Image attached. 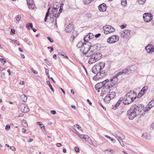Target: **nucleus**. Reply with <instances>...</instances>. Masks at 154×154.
<instances>
[{"label": "nucleus", "mask_w": 154, "mask_h": 154, "mask_svg": "<svg viewBox=\"0 0 154 154\" xmlns=\"http://www.w3.org/2000/svg\"><path fill=\"white\" fill-rule=\"evenodd\" d=\"M88 35V37H89L90 39L93 38L94 37V35L92 33H89Z\"/></svg>", "instance_id": "40"}, {"label": "nucleus", "mask_w": 154, "mask_h": 154, "mask_svg": "<svg viewBox=\"0 0 154 154\" xmlns=\"http://www.w3.org/2000/svg\"><path fill=\"white\" fill-rule=\"evenodd\" d=\"M154 106V100H152L147 105L146 107L144 109L145 112L147 111L149 109L152 107Z\"/></svg>", "instance_id": "14"}, {"label": "nucleus", "mask_w": 154, "mask_h": 154, "mask_svg": "<svg viewBox=\"0 0 154 154\" xmlns=\"http://www.w3.org/2000/svg\"><path fill=\"white\" fill-rule=\"evenodd\" d=\"M93 1V0H85L83 1V3L85 4L88 5Z\"/></svg>", "instance_id": "32"}, {"label": "nucleus", "mask_w": 154, "mask_h": 154, "mask_svg": "<svg viewBox=\"0 0 154 154\" xmlns=\"http://www.w3.org/2000/svg\"><path fill=\"white\" fill-rule=\"evenodd\" d=\"M141 137L143 138H145L146 139H149V136L148 134L146 133L143 134L141 136Z\"/></svg>", "instance_id": "27"}, {"label": "nucleus", "mask_w": 154, "mask_h": 154, "mask_svg": "<svg viewBox=\"0 0 154 154\" xmlns=\"http://www.w3.org/2000/svg\"><path fill=\"white\" fill-rule=\"evenodd\" d=\"M49 86L50 88L51 89V91L53 92H54V89L53 88L52 85L50 83V82L49 81Z\"/></svg>", "instance_id": "44"}, {"label": "nucleus", "mask_w": 154, "mask_h": 154, "mask_svg": "<svg viewBox=\"0 0 154 154\" xmlns=\"http://www.w3.org/2000/svg\"><path fill=\"white\" fill-rule=\"evenodd\" d=\"M10 128V126L9 125H7L5 127V129L6 130H8Z\"/></svg>", "instance_id": "52"}, {"label": "nucleus", "mask_w": 154, "mask_h": 154, "mask_svg": "<svg viewBox=\"0 0 154 154\" xmlns=\"http://www.w3.org/2000/svg\"><path fill=\"white\" fill-rule=\"evenodd\" d=\"M142 110V108L135 105H132L127 111V115L130 119L132 120L139 115Z\"/></svg>", "instance_id": "1"}, {"label": "nucleus", "mask_w": 154, "mask_h": 154, "mask_svg": "<svg viewBox=\"0 0 154 154\" xmlns=\"http://www.w3.org/2000/svg\"><path fill=\"white\" fill-rule=\"evenodd\" d=\"M107 94L111 99L114 98L116 96V93L114 92H109Z\"/></svg>", "instance_id": "21"}, {"label": "nucleus", "mask_w": 154, "mask_h": 154, "mask_svg": "<svg viewBox=\"0 0 154 154\" xmlns=\"http://www.w3.org/2000/svg\"><path fill=\"white\" fill-rule=\"evenodd\" d=\"M13 41H14V42L17 44L18 45H20V44L19 43V42H17V40H13Z\"/></svg>", "instance_id": "58"}, {"label": "nucleus", "mask_w": 154, "mask_h": 154, "mask_svg": "<svg viewBox=\"0 0 154 154\" xmlns=\"http://www.w3.org/2000/svg\"><path fill=\"white\" fill-rule=\"evenodd\" d=\"M128 93V94H129V95L131 96V98L132 100L133 101L135 100L137 97L136 93L133 91H131L130 92H129Z\"/></svg>", "instance_id": "20"}, {"label": "nucleus", "mask_w": 154, "mask_h": 154, "mask_svg": "<svg viewBox=\"0 0 154 154\" xmlns=\"http://www.w3.org/2000/svg\"><path fill=\"white\" fill-rule=\"evenodd\" d=\"M75 150L77 152H79V149L78 147H75Z\"/></svg>", "instance_id": "56"}, {"label": "nucleus", "mask_w": 154, "mask_h": 154, "mask_svg": "<svg viewBox=\"0 0 154 154\" xmlns=\"http://www.w3.org/2000/svg\"><path fill=\"white\" fill-rule=\"evenodd\" d=\"M148 89V87L146 86H144L142 89L141 91L139 93L138 95V97H141L142 95H143L144 93L146 92Z\"/></svg>", "instance_id": "15"}, {"label": "nucleus", "mask_w": 154, "mask_h": 154, "mask_svg": "<svg viewBox=\"0 0 154 154\" xmlns=\"http://www.w3.org/2000/svg\"><path fill=\"white\" fill-rule=\"evenodd\" d=\"M118 78L116 76H114L111 79L110 82L107 84V86H106V88L107 89L111 90V89L117 82Z\"/></svg>", "instance_id": "5"}, {"label": "nucleus", "mask_w": 154, "mask_h": 154, "mask_svg": "<svg viewBox=\"0 0 154 154\" xmlns=\"http://www.w3.org/2000/svg\"><path fill=\"white\" fill-rule=\"evenodd\" d=\"M105 88L103 89V90L102 91V92H101L102 94L104 95V94H106L107 93L105 91Z\"/></svg>", "instance_id": "49"}, {"label": "nucleus", "mask_w": 154, "mask_h": 154, "mask_svg": "<svg viewBox=\"0 0 154 154\" xmlns=\"http://www.w3.org/2000/svg\"><path fill=\"white\" fill-rule=\"evenodd\" d=\"M119 33L122 37L127 38H129L131 34V31L127 29L121 31Z\"/></svg>", "instance_id": "8"}, {"label": "nucleus", "mask_w": 154, "mask_h": 154, "mask_svg": "<svg viewBox=\"0 0 154 154\" xmlns=\"http://www.w3.org/2000/svg\"><path fill=\"white\" fill-rule=\"evenodd\" d=\"M106 4L103 3L98 6L99 9L101 11H105L106 9Z\"/></svg>", "instance_id": "18"}, {"label": "nucleus", "mask_w": 154, "mask_h": 154, "mask_svg": "<svg viewBox=\"0 0 154 154\" xmlns=\"http://www.w3.org/2000/svg\"><path fill=\"white\" fill-rule=\"evenodd\" d=\"M123 73H126L128 72H130L131 71V70L129 68H127L125 69L122 70Z\"/></svg>", "instance_id": "25"}, {"label": "nucleus", "mask_w": 154, "mask_h": 154, "mask_svg": "<svg viewBox=\"0 0 154 154\" xmlns=\"http://www.w3.org/2000/svg\"><path fill=\"white\" fill-rule=\"evenodd\" d=\"M31 71L34 73L35 74H37L38 73V72L35 70L33 68H31Z\"/></svg>", "instance_id": "46"}, {"label": "nucleus", "mask_w": 154, "mask_h": 154, "mask_svg": "<svg viewBox=\"0 0 154 154\" xmlns=\"http://www.w3.org/2000/svg\"><path fill=\"white\" fill-rule=\"evenodd\" d=\"M10 148L11 150L13 151H15L16 150L15 147L13 146L10 147Z\"/></svg>", "instance_id": "55"}, {"label": "nucleus", "mask_w": 154, "mask_h": 154, "mask_svg": "<svg viewBox=\"0 0 154 154\" xmlns=\"http://www.w3.org/2000/svg\"><path fill=\"white\" fill-rule=\"evenodd\" d=\"M78 136L81 139H84L85 136V135L83 134H80L79 133H78Z\"/></svg>", "instance_id": "39"}, {"label": "nucleus", "mask_w": 154, "mask_h": 154, "mask_svg": "<svg viewBox=\"0 0 154 154\" xmlns=\"http://www.w3.org/2000/svg\"><path fill=\"white\" fill-rule=\"evenodd\" d=\"M21 18V16L20 15H19L17 16H16L15 17V20L17 21H19Z\"/></svg>", "instance_id": "35"}, {"label": "nucleus", "mask_w": 154, "mask_h": 154, "mask_svg": "<svg viewBox=\"0 0 154 154\" xmlns=\"http://www.w3.org/2000/svg\"><path fill=\"white\" fill-rule=\"evenodd\" d=\"M60 54V55H61L64 56V57L65 55H66V54L63 52H61Z\"/></svg>", "instance_id": "61"}, {"label": "nucleus", "mask_w": 154, "mask_h": 154, "mask_svg": "<svg viewBox=\"0 0 154 154\" xmlns=\"http://www.w3.org/2000/svg\"><path fill=\"white\" fill-rule=\"evenodd\" d=\"M154 128V122H153L150 125V129H153Z\"/></svg>", "instance_id": "53"}, {"label": "nucleus", "mask_w": 154, "mask_h": 154, "mask_svg": "<svg viewBox=\"0 0 154 154\" xmlns=\"http://www.w3.org/2000/svg\"><path fill=\"white\" fill-rule=\"evenodd\" d=\"M131 96L129 95V94L128 93L124 97L125 100H123V103L125 105L129 104L133 102L131 98Z\"/></svg>", "instance_id": "11"}, {"label": "nucleus", "mask_w": 154, "mask_h": 154, "mask_svg": "<svg viewBox=\"0 0 154 154\" xmlns=\"http://www.w3.org/2000/svg\"><path fill=\"white\" fill-rule=\"evenodd\" d=\"M37 123L39 125L41 129H43L45 128L44 125L40 122H38Z\"/></svg>", "instance_id": "30"}, {"label": "nucleus", "mask_w": 154, "mask_h": 154, "mask_svg": "<svg viewBox=\"0 0 154 154\" xmlns=\"http://www.w3.org/2000/svg\"><path fill=\"white\" fill-rule=\"evenodd\" d=\"M29 150L31 152H33L34 151V149L32 147H30Z\"/></svg>", "instance_id": "50"}, {"label": "nucleus", "mask_w": 154, "mask_h": 154, "mask_svg": "<svg viewBox=\"0 0 154 154\" xmlns=\"http://www.w3.org/2000/svg\"><path fill=\"white\" fill-rule=\"evenodd\" d=\"M121 4L122 6H126L127 4V0H122Z\"/></svg>", "instance_id": "33"}, {"label": "nucleus", "mask_w": 154, "mask_h": 154, "mask_svg": "<svg viewBox=\"0 0 154 154\" xmlns=\"http://www.w3.org/2000/svg\"><path fill=\"white\" fill-rule=\"evenodd\" d=\"M71 129V130L75 133L77 134H78V133H79L78 131L75 130V129L73 127H72Z\"/></svg>", "instance_id": "36"}, {"label": "nucleus", "mask_w": 154, "mask_h": 154, "mask_svg": "<svg viewBox=\"0 0 154 154\" xmlns=\"http://www.w3.org/2000/svg\"><path fill=\"white\" fill-rule=\"evenodd\" d=\"M109 80L108 79H106L105 81L102 82H101L97 84V86H98L100 89L102 87H104V88L107 89L106 88V86H107L106 83L109 82Z\"/></svg>", "instance_id": "13"}, {"label": "nucleus", "mask_w": 154, "mask_h": 154, "mask_svg": "<svg viewBox=\"0 0 154 154\" xmlns=\"http://www.w3.org/2000/svg\"><path fill=\"white\" fill-rule=\"evenodd\" d=\"M146 51L148 53L153 52L154 51V48L152 45H148L145 48Z\"/></svg>", "instance_id": "17"}, {"label": "nucleus", "mask_w": 154, "mask_h": 154, "mask_svg": "<svg viewBox=\"0 0 154 154\" xmlns=\"http://www.w3.org/2000/svg\"><path fill=\"white\" fill-rule=\"evenodd\" d=\"M0 60L2 63H4L6 62V61L3 58H0Z\"/></svg>", "instance_id": "47"}, {"label": "nucleus", "mask_w": 154, "mask_h": 154, "mask_svg": "<svg viewBox=\"0 0 154 154\" xmlns=\"http://www.w3.org/2000/svg\"><path fill=\"white\" fill-rule=\"evenodd\" d=\"M125 138V137L122 134H121L120 135L117 136V139L119 141L124 139Z\"/></svg>", "instance_id": "26"}, {"label": "nucleus", "mask_w": 154, "mask_h": 154, "mask_svg": "<svg viewBox=\"0 0 154 154\" xmlns=\"http://www.w3.org/2000/svg\"><path fill=\"white\" fill-rule=\"evenodd\" d=\"M89 39H90V38L89 37H88V35H86L84 38V41L85 42L87 41V42H88L87 41Z\"/></svg>", "instance_id": "37"}, {"label": "nucleus", "mask_w": 154, "mask_h": 154, "mask_svg": "<svg viewBox=\"0 0 154 154\" xmlns=\"http://www.w3.org/2000/svg\"><path fill=\"white\" fill-rule=\"evenodd\" d=\"M143 18L145 22L149 23L152 20V15L149 13H144L143 15Z\"/></svg>", "instance_id": "10"}, {"label": "nucleus", "mask_w": 154, "mask_h": 154, "mask_svg": "<svg viewBox=\"0 0 154 154\" xmlns=\"http://www.w3.org/2000/svg\"><path fill=\"white\" fill-rule=\"evenodd\" d=\"M90 55L89 57H90L88 60V63L90 64H92L98 61L102 55L99 52L93 50L90 51Z\"/></svg>", "instance_id": "3"}, {"label": "nucleus", "mask_w": 154, "mask_h": 154, "mask_svg": "<svg viewBox=\"0 0 154 154\" xmlns=\"http://www.w3.org/2000/svg\"><path fill=\"white\" fill-rule=\"evenodd\" d=\"M111 100V99L109 97L107 94L106 96L105 97L104 99V101L106 103H108Z\"/></svg>", "instance_id": "24"}, {"label": "nucleus", "mask_w": 154, "mask_h": 154, "mask_svg": "<svg viewBox=\"0 0 154 154\" xmlns=\"http://www.w3.org/2000/svg\"><path fill=\"white\" fill-rule=\"evenodd\" d=\"M124 100L125 99H124V98L121 97L118 100V101L117 102L119 104H120V103L122 101H123V100Z\"/></svg>", "instance_id": "42"}, {"label": "nucleus", "mask_w": 154, "mask_h": 154, "mask_svg": "<svg viewBox=\"0 0 154 154\" xmlns=\"http://www.w3.org/2000/svg\"><path fill=\"white\" fill-rule=\"evenodd\" d=\"M86 16L89 19L91 17V14H90L88 13L86 14Z\"/></svg>", "instance_id": "51"}, {"label": "nucleus", "mask_w": 154, "mask_h": 154, "mask_svg": "<svg viewBox=\"0 0 154 154\" xmlns=\"http://www.w3.org/2000/svg\"><path fill=\"white\" fill-rule=\"evenodd\" d=\"M126 26V25H122L120 27L122 29H124V28Z\"/></svg>", "instance_id": "62"}, {"label": "nucleus", "mask_w": 154, "mask_h": 154, "mask_svg": "<svg viewBox=\"0 0 154 154\" xmlns=\"http://www.w3.org/2000/svg\"><path fill=\"white\" fill-rule=\"evenodd\" d=\"M22 125L24 127H26L28 126L27 122L25 120L22 121Z\"/></svg>", "instance_id": "28"}, {"label": "nucleus", "mask_w": 154, "mask_h": 154, "mask_svg": "<svg viewBox=\"0 0 154 154\" xmlns=\"http://www.w3.org/2000/svg\"><path fill=\"white\" fill-rule=\"evenodd\" d=\"M104 33L106 34L113 32L115 31V29L112 26L109 25L104 26L103 27Z\"/></svg>", "instance_id": "7"}, {"label": "nucleus", "mask_w": 154, "mask_h": 154, "mask_svg": "<svg viewBox=\"0 0 154 154\" xmlns=\"http://www.w3.org/2000/svg\"><path fill=\"white\" fill-rule=\"evenodd\" d=\"M20 85H24V82L23 81H21L20 82Z\"/></svg>", "instance_id": "64"}, {"label": "nucleus", "mask_w": 154, "mask_h": 154, "mask_svg": "<svg viewBox=\"0 0 154 154\" xmlns=\"http://www.w3.org/2000/svg\"><path fill=\"white\" fill-rule=\"evenodd\" d=\"M48 17V9L47 10V11L46 13L45 18L44 21L45 22L46 21V20L47 19V18Z\"/></svg>", "instance_id": "41"}, {"label": "nucleus", "mask_w": 154, "mask_h": 154, "mask_svg": "<svg viewBox=\"0 0 154 154\" xmlns=\"http://www.w3.org/2000/svg\"><path fill=\"white\" fill-rule=\"evenodd\" d=\"M27 97L25 94H23L20 96V99L23 102H26L27 99Z\"/></svg>", "instance_id": "23"}, {"label": "nucleus", "mask_w": 154, "mask_h": 154, "mask_svg": "<svg viewBox=\"0 0 154 154\" xmlns=\"http://www.w3.org/2000/svg\"><path fill=\"white\" fill-rule=\"evenodd\" d=\"M101 35L100 33H98L97 34H96L95 35V36L96 38H98Z\"/></svg>", "instance_id": "59"}, {"label": "nucleus", "mask_w": 154, "mask_h": 154, "mask_svg": "<svg viewBox=\"0 0 154 154\" xmlns=\"http://www.w3.org/2000/svg\"><path fill=\"white\" fill-rule=\"evenodd\" d=\"M18 106L19 109H20L22 112L27 113L29 110V108L25 104L20 103Z\"/></svg>", "instance_id": "9"}, {"label": "nucleus", "mask_w": 154, "mask_h": 154, "mask_svg": "<svg viewBox=\"0 0 154 154\" xmlns=\"http://www.w3.org/2000/svg\"><path fill=\"white\" fill-rule=\"evenodd\" d=\"M49 49H51V51H50V52L51 53L52 51H53L54 50V48L52 47H49Z\"/></svg>", "instance_id": "60"}, {"label": "nucleus", "mask_w": 154, "mask_h": 154, "mask_svg": "<svg viewBox=\"0 0 154 154\" xmlns=\"http://www.w3.org/2000/svg\"><path fill=\"white\" fill-rule=\"evenodd\" d=\"M51 113L53 115H55L56 113V112L55 110H51Z\"/></svg>", "instance_id": "57"}, {"label": "nucleus", "mask_w": 154, "mask_h": 154, "mask_svg": "<svg viewBox=\"0 0 154 154\" xmlns=\"http://www.w3.org/2000/svg\"><path fill=\"white\" fill-rule=\"evenodd\" d=\"M84 139L90 144L92 143V141L91 138L88 135H85Z\"/></svg>", "instance_id": "22"}, {"label": "nucleus", "mask_w": 154, "mask_h": 154, "mask_svg": "<svg viewBox=\"0 0 154 154\" xmlns=\"http://www.w3.org/2000/svg\"><path fill=\"white\" fill-rule=\"evenodd\" d=\"M57 8H49V15L56 17L57 13Z\"/></svg>", "instance_id": "12"}, {"label": "nucleus", "mask_w": 154, "mask_h": 154, "mask_svg": "<svg viewBox=\"0 0 154 154\" xmlns=\"http://www.w3.org/2000/svg\"><path fill=\"white\" fill-rule=\"evenodd\" d=\"M119 39V37L118 35H113L109 37L107 41L109 43L112 44L117 42Z\"/></svg>", "instance_id": "6"}, {"label": "nucleus", "mask_w": 154, "mask_h": 154, "mask_svg": "<svg viewBox=\"0 0 154 154\" xmlns=\"http://www.w3.org/2000/svg\"><path fill=\"white\" fill-rule=\"evenodd\" d=\"M120 144L122 146H124V144L123 142V141L121 140H119V141Z\"/></svg>", "instance_id": "54"}, {"label": "nucleus", "mask_w": 154, "mask_h": 154, "mask_svg": "<svg viewBox=\"0 0 154 154\" xmlns=\"http://www.w3.org/2000/svg\"><path fill=\"white\" fill-rule=\"evenodd\" d=\"M119 104H119L117 102L116 103L113 107V109L114 110L116 109V108L118 107L119 106Z\"/></svg>", "instance_id": "34"}, {"label": "nucleus", "mask_w": 154, "mask_h": 154, "mask_svg": "<svg viewBox=\"0 0 154 154\" xmlns=\"http://www.w3.org/2000/svg\"><path fill=\"white\" fill-rule=\"evenodd\" d=\"M97 47V44L94 45L93 46L91 43L86 42L82 45L80 48V50L83 54H85V56L88 57L90 55L91 51H93V49L94 48H95Z\"/></svg>", "instance_id": "2"}, {"label": "nucleus", "mask_w": 154, "mask_h": 154, "mask_svg": "<svg viewBox=\"0 0 154 154\" xmlns=\"http://www.w3.org/2000/svg\"><path fill=\"white\" fill-rule=\"evenodd\" d=\"M49 41H50L51 42H53V39L50 37H49Z\"/></svg>", "instance_id": "63"}, {"label": "nucleus", "mask_w": 154, "mask_h": 154, "mask_svg": "<svg viewBox=\"0 0 154 154\" xmlns=\"http://www.w3.org/2000/svg\"><path fill=\"white\" fill-rule=\"evenodd\" d=\"M27 3L29 8L33 9L35 8V5L33 0H27Z\"/></svg>", "instance_id": "16"}, {"label": "nucleus", "mask_w": 154, "mask_h": 154, "mask_svg": "<svg viewBox=\"0 0 154 154\" xmlns=\"http://www.w3.org/2000/svg\"><path fill=\"white\" fill-rule=\"evenodd\" d=\"M105 66V63L103 62H100L94 66L92 69V72L97 75H100L102 73H103V71H101Z\"/></svg>", "instance_id": "4"}, {"label": "nucleus", "mask_w": 154, "mask_h": 154, "mask_svg": "<svg viewBox=\"0 0 154 154\" xmlns=\"http://www.w3.org/2000/svg\"><path fill=\"white\" fill-rule=\"evenodd\" d=\"M49 17H50V22H53L54 20V17H53L52 16H51V15H49Z\"/></svg>", "instance_id": "43"}, {"label": "nucleus", "mask_w": 154, "mask_h": 154, "mask_svg": "<svg viewBox=\"0 0 154 154\" xmlns=\"http://www.w3.org/2000/svg\"><path fill=\"white\" fill-rule=\"evenodd\" d=\"M26 27L29 29H30V27L32 29L33 28V25L31 23H29L28 24L26 25Z\"/></svg>", "instance_id": "31"}, {"label": "nucleus", "mask_w": 154, "mask_h": 154, "mask_svg": "<svg viewBox=\"0 0 154 154\" xmlns=\"http://www.w3.org/2000/svg\"><path fill=\"white\" fill-rule=\"evenodd\" d=\"M146 1V0H138V2L139 4L143 5L145 3Z\"/></svg>", "instance_id": "38"}, {"label": "nucleus", "mask_w": 154, "mask_h": 154, "mask_svg": "<svg viewBox=\"0 0 154 154\" xmlns=\"http://www.w3.org/2000/svg\"><path fill=\"white\" fill-rule=\"evenodd\" d=\"M24 41L29 45H32V42L30 41H29L27 38H25L24 40Z\"/></svg>", "instance_id": "29"}, {"label": "nucleus", "mask_w": 154, "mask_h": 154, "mask_svg": "<svg viewBox=\"0 0 154 154\" xmlns=\"http://www.w3.org/2000/svg\"><path fill=\"white\" fill-rule=\"evenodd\" d=\"M123 73V72L122 71H121V72H119V73H118L116 75V76L117 77H118L119 76L121 75Z\"/></svg>", "instance_id": "48"}, {"label": "nucleus", "mask_w": 154, "mask_h": 154, "mask_svg": "<svg viewBox=\"0 0 154 154\" xmlns=\"http://www.w3.org/2000/svg\"><path fill=\"white\" fill-rule=\"evenodd\" d=\"M15 30L14 29H11L10 32V34L12 35V34H15Z\"/></svg>", "instance_id": "45"}, {"label": "nucleus", "mask_w": 154, "mask_h": 154, "mask_svg": "<svg viewBox=\"0 0 154 154\" xmlns=\"http://www.w3.org/2000/svg\"><path fill=\"white\" fill-rule=\"evenodd\" d=\"M73 29L72 25L69 23L65 28V31L67 33H70Z\"/></svg>", "instance_id": "19"}]
</instances>
